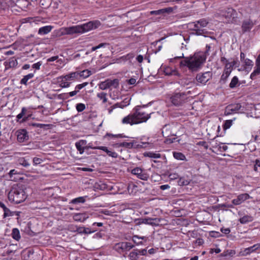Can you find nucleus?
I'll return each instance as SVG.
<instances>
[{
  "label": "nucleus",
  "instance_id": "obj_26",
  "mask_svg": "<svg viewBox=\"0 0 260 260\" xmlns=\"http://www.w3.org/2000/svg\"><path fill=\"white\" fill-rule=\"evenodd\" d=\"M260 74V62L256 61L255 67L254 71L250 75V78L254 79L255 77Z\"/></svg>",
  "mask_w": 260,
  "mask_h": 260
},
{
  "label": "nucleus",
  "instance_id": "obj_12",
  "mask_svg": "<svg viewBox=\"0 0 260 260\" xmlns=\"http://www.w3.org/2000/svg\"><path fill=\"white\" fill-rule=\"evenodd\" d=\"M133 246V245L130 242H120L115 245V248L118 250H121L122 251H124L130 250Z\"/></svg>",
  "mask_w": 260,
  "mask_h": 260
},
{
  "label": "nucleus",
  "instance_id": "obj_16",
  "mask_svg": "<svg viewBox=\"0 0 260 260\" xmlns=\"http://www.w3.org/2000/svg\"><path fill=\"white\" fill-rule=\"evenodd\" d=\"M187 27L190 30L196 31V32L199 34H202V31H203L202 28L197 21L188 23Z\"/></svg>",
  "mask_w": 260,
  "mask_h": 260
},
{
  "label": "nucleus",
  "instance_id": "obj_31",
  "mask_svg": "<svg viewBox=\"0 0 260 260\" xmlns=\"http://www.w3.org/2000/svg\"><path fill=\"white\" fill-rule=\"evenodd\" d=\"M109 84V88H117L119 86V80L117 79H108Z\"/></svg>",
  "mask_w": 260,
  "mask_h": 260
},
{
  "label": "nucleus",
  "instance_id": "obj_27",
  "mask_svg": "<svg viewBox=\"0 0 260 260\" xmlns=\"http://www.w3.org/2000/svg\"><path fill=\"white\" fill-rule=\"evenodd\" d=\"M78 78L79 80L80 78H86L88 77L91 74V72L90 70H84L81 72H78Z\"/></svg>",
  "mask_w": 260,
  "mask_h": 260
},
{
  "label": "nucleus",
  "instance_id": "obj_36",
  "mask_svg": "<svg viewBox=\"0 0 260 260\" xmlns=\"http://www.w3.org/2000/svg\"><path fill=\"white\" fill-rule=\"evenodd\" d=\"M174 158L177 160H185L186 156L181 152H173Z\"/></svg>",
  "mask_w": 260,
  "mask_h": 260
},
{
  "label": "nucleus",
  "instance_id": "obj_51",
  "mask_svg": "<svg viewBox=\"0 0 260 260\" xmlns=\"http://www.w3.org/2000/svg\"><path fill=\"white\" fill-rule=\"evenodd\" d=\"M4 218L12 216L14 215V212L11 211L8 208H7V209L4 211Z\"/></svg>",
  "mask_w": 260,
  "mask_h": 260
},
{
  "label": "nucleus",
  "instance_id": "obj_7",
  "mask_svg": "<svg viewBox=\"0 0 260 260\" xmlns=\"http://www.w3.org/2000/svg\"><path fill=\"white\" fill-rule=\"evenodd\" d=\"M132 173L137 176L138 178L144 181L147 180L149 178L148 173L140 168L137 167L133 169Z\"/></svg>",
  "mask_w": 260,
  "mask_h": 260
},
{
  "label": "nucleus",
  "instance_id": "obj_45",
  "mask_svg": "<svg viewBox=\"0 0 260 260\" xmlns=\"http://www.w3.org/2000/svg\"><path fill=\"white\" fill-rule=\"evenodd\" d=\"M28 4H29V3L27 1H25V0H18L17 2V5L18 7H20L21 6H22V7H21V9L22 10L23 9L25 8L26 7H27V6L28 5Z\"/></svg>",
  "mask_w": 260,
  "mask_h": 260
},
{
  "label": "nucleus",
  "instance_id": "obj_61",
  "mask_svg": "<svg viewBox=\"0 0 260 260\" xmlns=\"http://www.w3.org/2000/svg\"><path fill=\"white\" fill-rule=\"evenodd\" d=\"M221 207L223 208H233L234 205L232 203V204H228V203H224L222 204L221 205Z\"/></svg>",
  "mask_w": 260,
  "mask_h": 260
},
{
  "label": "nucleus",
  "instance_id": "obj_11",
  "mask_svg": "<svg viewBox=\"0 0 260 260\" xmlns=\"http://www.w3.org/2000/svg\"><path fill=\"white\" fill-rule=\"evenodd\" d=\"M184 100V94L181 93H176L171 98L172 102L175 105L181 104Z\"/></svg>",
  "mask_w": 260,
  "mask_h": 260
},
{
  "label": "nucleus",
  "instance_id": "obj_28",
  "mask_svg": "<svg viewBox=\"0 0 260 260\" xmlns=\"http://www.w3.org/2000/svg\"><path fill=\"white\" fill-rule=\"evenodd\" d=\"M253 26V23L249 20L245 21L243 22L242 28L244 31H247L252 28Z\"/></svg>",
  "mask_w": 260,
  "mask_h": 260
},
{
  "label": "nucleus",
  "instance_id": "obj_14",
  "mask_svg": "<svg viewBox=\"0 0 260 260\" xmlns=\"http://www.w3.org/2000/svg\"><path fill=\"white\" fill-rule=\"evenodd\" d=\"M17 133V140L19 142H23L28 139V136L25 129H22L18 130Z\"/></svg>",
  "mask_w": 260,
  "mask_h": 260
},
{
  "label": "nucleus",
  "instance_id": "obj_38",
  "mask_svg": "<svg viewBox=\"0 0 260 260\" xmlns=\"http://www.w3.org/2000/svg\"><path fill=\"white\" fill-rule=\"evenodd\" d=\"M133 143L131 142H121L115 144V147H124L127 148L133 147Z\"/></svg>",
  "mask_w": 260,
  "mask_h": 260
},
{
  "label": "nucleus",
  "instance_id": "obj_18",
  "mask_svg": "<svg viewBox=\"0 0 260 260\" xmlns=\"http://www.w3.org/2000/svg\"><path fill=\"white\" fill-rule=\"evenodd\" d=\"M87 141L85 140H81L77 142L75 144L77 149L80 154H83L85 149H86Z\"/></svg>",
  "mask_w": 260,
  "mask_h": 260
},
{
  "label": "nucleus",
  "instance_id": "obj_32",
  "mask_svg": "<svg viewBox=\"0 0 260 260\" xmlns=\"http://www.w3.org/2000/svg\"><path fill=\"white\" fill-rule=\"evenodd\" d=\"M253 220V217L250 215H245L239 219V221L242 224H245Z\"/></svg>",
  "mask_w": 260,
  "mask_h": 260
},
{
  "label": "nucleus",
  "instance_id": "obj_57",
  "mask_svg": "<svg viewBox=\"0 0 260 260\" xmlns=\"http://www.w3.org/2000/svg\"><path fill=\"white\" fill-rule=\"evenodd\" d=\"M107 45V43H101V44H100L99 45H98L96 46H94V47H92L91 51H95L98 49H99V48H101L102 47H104L106 46Z\"/></svg>",
  "mask_w": 260,
  "mask_h": 260
},
{
  "label": "nucleus",
  "instance_id": "obj_10",
  "mask_svg": "<svg viewBox=\"0 0 260 260\" xmlns=\"http://www.w3.org/2000/svg\"><path fill=\"white\" fill-rule=\"evenodd\" d=\"M146 253L145 249H135L129 253V257L131 260H138L140 256L144 255Z\"/></svg>",
  "mask_w": 260,
  "mask_h": 260
},
{
  "label": "nucleus",
  "instance_id": "obj_44",
  "mask_svg": "<svg viewBox=\"0 0 260 260\" xmlns=\"http://www.w3.org/2000/svg\"><path fill=\"white\" fill-rule=\"evenodd\" d=\"M99 88L102 90H105L108 88H109V84L108 83V80H106L105 81L101 82L99 85Z\"/></svg>",
  "mask_w": 260,
  "mask_h": 260
},
{
  "label": "nucleus",
  "instance_id": "obj_35",
  "mask_svg": "<svg viewBox=\"0 0 260 260\" xmlns=\"http://www.w3.org/2000/svg\"><path fill=\"white\" fill-rule=\"evenodd\" d=\"M130 100L129 99H125L123 102L117 103L114 108L119 107L120 108H123L124 107L128 106L129 104Z\"/></svg>",
  "mask_w": 260,
  "mask_h": 260
},
{
  "label": "nucleus",
  "instance_id": "obj_13",
  "mask_svg": "<svg viewBox=\"0 0 260 260\" xmlns=\"http://www.w3.org/2000/svg\"><path fill=\"white\" fill-rule=\"evenodd\" d=\"M135 117L134 113L129 114L122 119L121 123L123 124H130L131 125L137 124Z\"/></svg>",
  "mask_w": 260,
  "mask_h": 260
},
{
  "label": "nucleus",
  "instance_id": "obj_8",
  "mask_svg": "<svg viewBox=\"0 0 260 260\" xmlns=\"http://www.w3.org/2000/svg\"><path fill=\"white\" fill-rule=\"evenodd\" d=\"M241 106L239 104H231L228 106L224 111L225 115H229L234 113L237 112L240 109Z\"/></svg>",
  "mask_w": 260,
  "mask_h": 260
},
{
  "label": "nucleus",
  "instance_id": "obj_22",
  "mask_svg": "<svg viewBox=\"0 0 260 260\" xmlns=\"http://www.w3.org/2000/svg\"><path fill=\"white\" fill-rule=\"evenodd\" d=\"M147 239L148 238L145 236H138L137 235H135L133 237V242L137 245L143 244V241H147Z\"/></svg>",
  "mask_w": 260,
  "mask_h": 260
},
{
  "label": "nucleus",
  "instance_id": "obj_41",
  "mask_svg": "<svg viewBox=\"0 0 260 260\" xmlns=\"http://www.w3.org/2000/svg\"><path fill=\"white\" fill-rule=\"evenodd\" d=\"M239 83V79L237 76H234L230 83L229 86L231 88L236 87Z\"/></svg>",
  "mask_w": 260,
  "mask_h": 260
},
{
  "label": "nucleus",
  "instance_id": "obj_24",
  "mask_svg": "<svg viewBox=\"0 0 260 260\" xmlns=\"http://www.w3.org/2000/svg\"><path fill=\"white\" fill-rule=\"evenodd\" d=\"M78 72H72V73H71L69 74H67L66 75H65V77L66 78H67V80L70 82V84L72 82H73V81L75 80H78Z\"/></svg>",
  "mask_w": 260,
  "mask_h": 260
},
{
  "label": "nucleus",
  "instance_id": "obj_23",
  "mask_svg": "<svg viewBox=\"0 0 260 260\" xmlns=\"http://www.w3.org/2000/svg\"><path fill=\"white\" fill-rule=\"evenodd\" d=\"M159 219L158 218H145L143 219L142 222L154 225H157L159 224Z\"/></svg>",
  "mask_w": 260,
  "mask_h": 260
},
{
  "label": "nucleus",
  "instance_id": "obj_6",
  "mask_svg": "<svg viewBox=\"0 0 260 260\" xmlns=\"http://www.w3.org/2000/svg\"><path fill=\"white\" fill-rule=\"evenodd\" d=\"M251 197L248 193H244L238 194L236 198L232 201V203L234 206H238L242 204L245 201L251 199Z\"/></svg>",
  "mask_w": 260,
  "mask_h": 260
},
{
  "label": "nucleus",
  "instance_id": "obj_54",
  "mask_svg": "<svg viewBox=\"0 0 260 260\" xmlns=\"http://www.w3.org/2000/svg\"><path fill=\"white\" fill-rule=\"evenodd\" d=\"M88 84V82H84L82 84H78L75 87V89L79 92L80 89L85 87Z\"/></svg>",
  "mask_w": 260,
  "mask_h": 260
},
{
  "label": "nucleus",
  "instance_id": "obj_17",
  "mask_svg": "<svg viewBox=\"0 0 260 260\" xmlns=\"http://www.w3.org/2000/svg\"><path fill=\"white\" fill-rule=\"evenodd\" d=\"M95 149H98L104 151L108 156L113 158H117L118 157V154L116 152L111 149H109L106 146H98L97 147H95Z\"/></svg>",
  "mask_w": 260,
  "mask_h": 260
},
{
  "label": "nucleus",
  "instance_id": "obj_5",
  "mask_svg": "<svg viewBox=\"0 0 260 260\" xmlns=\"http://www.w3.org/2000/svg\"><path fill=\"white\" fill-rule=\"evenodd\" d=\"M133 113L137 124L146 122L150 118L151 114V113H147L141 108H136Z\"/></svg>",
  "mask_w": 260,
  "mask_h": 260
},
{
  "label": "nucleus",
  "instance_id": "obj_60",
  "mask_svg": "<svg viewBox=\"0 0 260 260\" xmlns=\"http://www.w3.org/2000/svg\"><path fill=\"white\" fill-rule=\"evenodd\" d=\"M168 127L169 126L166 125L162 128V133L164 137H169V135L167 133V130L168 129Z\"/></svg>",
  "mask_w": 260,
  "mask_h": 260
},
{
  "label": "nucleus",
  "instance_id": "obj_56",
  "mask_svg": "<svg viewBox=\"0 0 260 260\" xmlns=\"http://www.w3.org/2000/svg\"><path fill=\"white\" fill-rule=\"evenodd\" d=\"M43 162V159L39 157H34L33 158V164L35 166L39 165Z\"/></svg>",
  "mask_w": 260,
  "mask_h": 260
},
{
  "label": "nucleus",
  "instance_id": "obj_3",
  "mask_svg": "<svg viewBox=\"0 0 260 260\" xmlns=\"http://www.w3.org/2000/svg\"><path fill=\"white\" fill-rule=\"evenodd\" d=\"M27 196L22 188L18 185L14 186L8 194V199L11 202L19 204L26 199Z\"/></svg>",
  "mask_w": 260,
  "mask_h": 260
},
{
  "label": "nucleus",
  "instance_id": "obj_59",
  "mask_svg": "<svg viewBox=\"0 0 260 260\" xmlns=\"http://www.w3.org/2000/svg\"><path fill=\"white\" fill-rule=\"evenodd\" d=\"M220 231L225 235H228L230 233L231 230L230 228H221L220 229Z\"/></svg>",
  "mask_w": 260,
  "mask_h": 260
},
{
  "label": "nucleus",
  "instance_id": "obj_2",
  "mask_svg": "<svg viewBox=\"0 0 260 260\" xmlns=\"http://www.w3.org/2000/svg\"><path fill=\"white\" fill-rule=\"evenodd\" d=\"M183 57L184 59L180 61V67H187L192 71L198 70L206 59L205 53L203 52H200L195 53L192 56L186 57H184V54L182 53L180 56H175L173 58H170L169 62H172L174 59Z\"/></svg>",
  "mask_w": 260,
  "mask_h": 260
},
{
  "label": "nucleus",
  "instance_id": "obj_55",
  "mask_svg": "<svg viewBox=\"0 0 260 260\" xmlns=\"http://www.w3.org/2000/svg\"><path fill=\"white\" fill-rule=\"evenodd\" d=\"M26 111V108L24 107L22 108V110H21V112L17 115V118L18 119H20L21 118H22L23 117V116L25 115Z\"/></svg>",
  "mask_w": 260,
  "mask_h": 260
},
{
  "label": "nucleus",
  "instance_id": "obj_64",
  "mask_svg": "<svg viewBox=\"0 0 260 260\" xmlns=\"http://www.w3.org/2000/svg\"><path fill=\"white\" fill-rule=\"evenodd\" d=\"M58 58V56H52V57H51L50 58H48L47 59V62H52V61H55V60H57V59Z\"/></svg>",
  "mask_w": 260,
  "mask_h": 260
},
{
  "label": "nucleus",
  "instance_id": "obj_15",
  "mask_svg": "<svg viewBox=\"0 0 260 260\" xmlns=\"http://www.w3.org/2000/svg\"><path fill=\"white\" fill-rule=\"evenodd\" d=\"M103 225L102 222H94L92 224V228H84V234H90L96 232L98 230L95 228V226L101 227Z\"/></svg>",
  "mask_w": 260,
  "mask_h": 260
},
{
  "label": "nucleus",
  "instance_id": "obj_29",
  "mask_svg": "<svg viewBox=\"0 0 260 260\" xmlns=\"http://www.w3.org/2000/svg\"><path fill=\"white\" fill-rule=\"evenodd\" d=\"M127 190L130 194H135L138 190V186L133 182L129 183Z\"/></svg>",
  "mask_w": 260,
  "mask_h": 260
},
{
  "label": "nucleus",
  "instance_id": "obj_63",
  "mask_svg": "<svg viewBox=\"0 0 260 260\" xmlns=\"http://www.w3.org/2000/svg\"><path fill=\"white\" fill-rule=\"evenodd\" d=\"M84 226H79L76 228V231L79 234L84 233Z\"/></svg>",
  "mask_w": 260,
  "mask_h": 260
},
{
  "label": "nucleus",
  "instance_id": "obj_46",
  "mask_svg": "<svg viewBox=\"0 0 260 260\" xmlns=\"http://www.w3.org/2000/svg\"><path fill=\"white\" fill-rule=\"evenodd\" d=\"M231 72H231L230 70H227L224 69L223 73L221 77V80L225 81L230 75Z\"/></svg>",
  "mask_w": 260,
  "mask_h": 260
},
{
  "label": "nucleus",
  "instance_id": "obj_48",
  "mask_svg": "<svg viewBox=\"0 0 260 260\" xmlns=\"http://www.w3.org/2000/svg\"><path fill=\"white\" fill-rule=\"evenodd\" d=\"M234 120H227L225 121L223 125V128L224 129H227L230 128V127L233 124V122Z\"/></svg>",
  "mask_w": 260,
  "mask_h": 260
},
{
  "label": "nucleus",
  "instance_id": "obj_49",
  "mask_svg": "<svg viewBox=\"0 0 260 260\" xmlns=\"http://www.w3.org/2000/svg\"><path fill=\"white\" fill-rule=\"evenodd\" d=\"M197 22H198L199 25H200L202 28L206 27L208 23V22L205 19H200L199 21H197Z\"/></svg>",
  "mask_w": 260,
  "mask_h": 260
},
{
  "label": "nucleus",
  "instance_id": "obj_1",
  "mask_svg": "<svg viewBox=\"0 0 260 260\" xmlns=\"http://www.w3.org/2000/svg\"><path fill=\"white\" fill-rule=\"evenodd\" d=\"M101 25V22L98 20L89 21L81 25H74L70 27H63L55 30L58 36L64 35H73L81 34L95 29Z\"/></svg>",
  "mask_w": 260,
  "mask_h": 260
},
{
  "label": "nucleus",
  "instance_id": "obj_20",
  "mask_svg": "<svg viewBox=\"0 0 260 260\" xmlns=\"http://www.w3.org/2000/svg\"><path fill=\"white\" fill-rule=\"evenodd\" d=\"M57 82L60 87L67 88L70 86V82L68 81L65 76H60L57 78Z\"/></svg>",
  "mask_w": 260,
  "mask_h": 260
},
{
  "label": "nucleus",
  "instance_id": "obj_4",
  "mask_svg": "<svg viewBox=\"0 0 260 260\" xmlns=\"http://www.w3.org/2000/svg\"><path fill=\"white\" fill-rule=\"evenodd\" d=\"M218 14L223 18V20L225 22L232 23L236 21L238 15L237 12L232 8L221 11Z\"/></svg>",
  "mask_w": 260,
  "mask_h": 260
},
{
  "label": "nucleus",
  "instance_id": "obj_34",
  "mask_svg": "<svg viewBox=\"0 0 260 260\" xmlns=\"http://www.w3.org/2000/svg\"><path fill=\"white\" fill-rule=\"evenodd\" d=\"M34 77V73H29L24 76L23 78L20 80V83L22 84L26 85L27 81Z\"/></svg>",
  "mask_w": 260,
  "mask_h": 260
},
{
  "label": "nucleus",
  "instance_id": "obj_42",
  "mask_svg": "<svg viewBox=\"0 0 260 260\" xmlns=\"http://www.w3.org/2000/svg\"><path fill=\"white\" fill-rule=\"evenodd\" d=\"M145 156H148L150 158H159L160 157V154L158 153H154L153 152H146L144 154Z\"/></svg>",
  "mask_w": 260,
  "mask_h": 260
},
{
  "label": "nucleus",
  "instance_id": "obj_39",
  "mask_svg": "<svg viewBox=\"0 0 260 260\" xmlns=\"http://www.w3.org/2000/svg\"><path fill=\"white\" fill-rule=\"evenodd\" d=\"M18 163L24 167H27L30 166V164L28 160L26 159L24 157H20L19 158L18 160Z\"/></svg>",
  "mask_w": 260,
  "mask_h": 260
},
{
  "label": "nucleus",
  "instance_id": "obj_9",
  "mask_svg": "<svg viewBox=\"0 0 260 260\" xmlns=\"http://www.w3.org/2000/svg\"><path fill=\"white\" fill-rule=\"evenodd\" d=\"M211 75V73L209 72L199 74L196 77L197 81L198 83L205 84L210 79Z\"/></svg>",
  "mask_w": 260,
  "mask_h": 260
},
{
  "label": "nucleus",
  "instance_id": "obj_53",
  "mask_svg": "<svg viewBox=\"0 0 260 260\" xmlns=\"http://www.w3.org/2000/svg\"><path fill=\"white\" fill-rule=\"evenodd\" d=\"M168 177L170 180H173L178 179L179 175L176 172H172L169 174Z\"/></svg>",
  "mask_w": 260,
  "mask_h": 260
},
{
  "label": "nucleus",
  "instance_id": "obj_62",
  "mask_svg": "<svg viewBox=\"0 0 260 260\" xmlns=\"http://www.w3.org/2000/svg\"><path fill=\"white\" fill-rule=\"evenodd\" d=\"M178 183L181 185H186L188 184V182L187 180H184L183 178H180Z\"/></svg>",
  "mask_w": 260,
  "mask_h": 260
},
{
  "label": "nucleus",
  "instance_id": "obj_52",
  "mask_svg": "<svg viewBox=\"0 0 260 260\" xmlns=\"http://www.w3.org/2000/svg\"><path fill=\"white\" fill-rule=\"evenodd\" d=\"M254 252V249L252 247V246L246 248L244 249L243 251V253L242 254V255H248L252 252Z\"/></svg>",
  "mask_w": 260,
  "mask_h": 260
},
{
  "label": "nucleus",
  "instance_id": "obj_47",
  "mask_svg": "<svg viewBox=\"0 0 260 260\" xmlns=\"http://www.w3.org/2000/svg\"><path fill=\"white\" fill-rule=\"evenodd\" d=\"M97 96L102 100L103 103H105L107 102V94L104 92H101L97 94Z\"/></svg>",
  "mask_w": 260,
  "mask_h": 260
},
{
  "label": "nucleus",
  "instance_id": "obj_37",
  "mask_svg": "<svg viewBox=\"0 0 260 260\" xmlns=\"http://www.w3.org/2000/svg\"><path fill=\"white\" fill-rule=\"evenodd\" d=\"M237 64V60H233L229 63H226L224 69L227 70H230L231 72L232 71L233 67L236 66Z\"/></svg>",
  "mask_w": 260,
  "mask_h": 260
},
{
  "label": "nucleus",
  "instance_id": "obj_43",
  "mask_svg": "<svg viewBox=\"0 0 260 260\" xmlns=\"http://www.w3.org/2000/svg\"><path fill=\"white\" fill-rule=\"evenodd\" d=\"M242 62L243 63L246 69H251L253 66V61L248 58L245 59Z\"/></svg>",
  "mask_w": 260,
  "mask_h": 260
},
{
  "label": "nucleus",
  "instance_id": "obj_50",
  "mask_svg": "<svg viewBox=\"0 0 260 260\" xmlns=\"http://www.w3.org/2000/svg\"><path fill=\"white\" fill-rule=\"evenodd\" d=\"M76 108L78 112H81L85 109V105L82 103H78L76 105Z\"/></svg>",
  "mask_w": 260,
  "mask_h": 260
},
{
  "label": "nucleus",
  "instance_id": "obj_25",
  "mask_svg": "<svg viewBox=\"0 0 260 260\" xmlns=\"http://www.w3.org/2000/svg\"><path fill=\"white\" fill-rule=\"evenodd\" d=\"M173 11V9L172 8H165V9H162L158 10L155 11H152L150 12V14L151 15H161L162 14H164L165 13L167 12H171Z\"/></svg>",
  "mask_w": 260,
  "mask_h": 260
},
{
  "label": "nucleus",
  "instance_id": "obj_58",
  "mask_svg": "<svg viewBox=\"0 0 260 260\" xmlns=\"http://www.w3.org/2000/svg\"><path fill=\"white\" fill-rule=\"evenodd\" d=\"M42 65V62L39 61L37 63H35L32 64V68L35 69L36 70H39L40 69V67Z\"/></svg>",
  "mask_w": 260,
  "mask_h": 260
},
{
  "label": "nucleus",
  "instance_id": "obj_30",
  "mask_svg": "<svg viewBox=\"0 0 260 260\" xmlns=\"http://www.w3.org/2000/svg\"><path fill=\"white\" fill-rule=\"evenodd\" d=\"M164 72L166 75H176L177 73V71L169 67H166L164 68Z\"/></svg>",
  "mask_w": 260,
  "mask_h": 260
},
{
  "label": "nucleus",
  "instance_id": "obj_40",
  "mask_svg": "<svg viewBox=\"0 0 260 260\" xmlns=\"http://www.w3.org/2000/svg\"><path fill=\"white\" fill-rule=\"evenodd\" d=\"M86 198H87L86 196L80 197L73 199L71 201V203L72 204L84 203L86 201L85 199Z\"/></svg>",
  "mask_w": 260,
  "mask_h": 260
},
{
  "label": "nucleus",
  "instance_id": "obj_33",
  "mask_svg": "<svg viewBox=\"0 0 260 260\" xmlns=\"http://www.w3.org/2000/svg\"><path fill=\"white\" fill-rule=\"evenodd\" d=\"M11 235L12 237L16 241H19L21 238L19 231L16 228L13 229Z\"/></svg>",
  "mask_w": 260,
  "mask_h": 260
},
{
  "label": "nucleus",
  "instance_id": "obj_19",
  "mask_svg": "<svg viewBox=\"0 0 260 260\" xmlns=\"http://www.w3.org/2000/svg\"><path fill=\"white\" fill-rule=\"evenodd\" d=\"M88 218V216L86 213H76L73 216V219L76 221L84 222Z\"/></svg>",
  "mask_w": 260,
  "mask_h": 260
},
{
  "label": "nucleus",
  "instance_id": "obj_21",
  "mask_svg": "<svg viewBox=\"0 0 260 260\" xmlns=\"http://www.w3.org/2000/svg\"><path fill=\"white\" fill-rule=\"evenodd\" d=\"M53 26L51 25H46L40 27L38 30V34L39 35H45L49 33L53 29Z\"/></svg>",
  "mask_w": 260,
  "mask_h": 260
}]
</instances>
